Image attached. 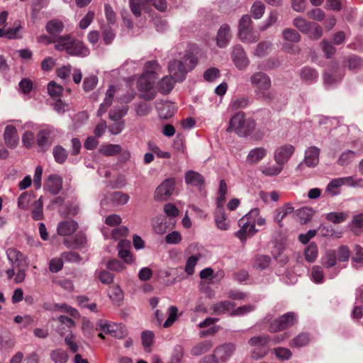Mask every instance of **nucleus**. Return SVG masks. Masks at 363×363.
<instances>
[{
    "label": "nucleus",
    "instance_id": "e2e57ef3",
    "mask_svg": "<svg viewBox=\"0 0 363 363\" xmlns=\"http://www.w3.org/2000/svg\"><path fill=\"white\" fill-rule=\"evenodd\" d=\"M127 113V108H122L111 110L109 112V118L113 121H122L121 118Z\"/></svg>",
    "mask_w": 363,
    "mask_h": 363
},
{
    "label": "nucleus",
    "instance_id": "f8f14e48",
    "mask_svg": "<svg viewBox=\"0 0 363 363\" xmlns=\"http://www.w3.org/2000/svg\"><path fill=\"white\" fill-rule=\"evenodd\" d=\"M235 350V345L232 343H225L217 347L214 350L213 355L218 363L225 362L233 355Z\"/></svg>",
    "mask_w": 363,
    "mask_h": 363
},
{
    "label": "nucleus",
    "instance_id": "864d4df0",
    "mask_svg": "<svg viewBox=\"0 0 363 363\" xmlns=\"http://www.w3.org/2000/svg\"><path fill=\"white\" fill-rule=\"evenodd\" d=\"M121 151V147L119 145L108 144L101 147V152L105 156H113Z\"/></svg>",
    "mask_w": 363,
    "mask_h": 363
},
{
    "label": "nucleus",
    "instance_id": "0eeeda50",
    "mask_svg": "<svg viewBox=\"0 0 363 363\" xmlns=\"http://www.w3.org/2000/svg\"><path fill=\"white\" fill-rule=\"evenodd\" d=\"M175 179L169 178L164 180L156 189L154 199L156 201H166L170 197L175 189Z\"/></svg>",
    "mask_w": 363,
    "mask_h": 363
},
{
    "label": "nucleus",
    "instance_id": "7ed1b4c3",
    "mask_svg": "<svg viewBox=\"0 0 363 363\" xmlns=\"http://www.w3.org/2000/svg\"><path fill=\"white\" fill-rule=\"evenodd\" d=\"M197 62V58L192 52L186 53L184 57V61H171L168 65L170 77L178 82H182L186 78L188 70L193 69Z\"/></svg>",
    "mask_w": 363,
    "mask_h": 363
},
{
    "label": "nucleus",
    "instance_id": "5fc2aeb1",
    "mask_svg": "<svg viewBox=\"0 0 363 363\" xmlns=\"http://www.w3.org/2000/svg\"><path fill=\"white\" fill-rule=\"evenodd\" d=\"M283 38L285 40L297 43L301 40L298 31L292 28H286L283 30Z\"/></svg>",
    "mask_w": 363,
    "mask_h": 363
},
{
    "label": "nucleus",
    "instance_id": "1a4fd4ad",
    "mask_svg": "<svg viewBox=\"0 0 363 363\" xmlns=\"http://www.w3.org/2000/svg\"><path fill=\"white\" fill-rule=\"evenodd\" d=\"M240 230L236 233V237L238 238L242 242L246 240L247 237L253 236L257 230L255 225L252 223V220L250 221L247 218L242 217L238 221Z\"/></svg>",
    "mask_w": 363,
    "mask_h": 363
},
{
    "label": "nucleus",
    "instance_id": "f257e3e1",
    "mask_svg": "<svg viewBox=\"0 0 363 363\" xmlns=\"http://www.w3.org/2000/svg\"><path fill=\"white\" fill-rule=\"evenodd\" d=\"M42 38L48 43H55V48L58 51H65L68 55L77 57H86L89 54V49L84 44L71 36V35L60 36L43 35Z\"/></svg>",
    "mask_w": 363,
    "mask_h": 363
},
{
    "label": "nucleus",
    "instance_id": "bf43d9fd",
    "mask_svg": "<svg viewBox=\"0 0 363 363\" xmlns=\"http://www.w3.org/2000/svg\"><path fill=\"white\" fill-rule=\"evenodd\" d=\"M48 91L52 97H58L62 94L63 88L62 86L57 84L52 81L48 84Z\"/></svg>",
    "mask_w": 363,
    "mask_h": 363
},
{
    "label": "nucleus",
    "instance_id": "6e6d98bb",
    "mask_svg": "<svg viewBox=\"0 0 363 363\" xmlns=\"http://www.w3.org/2000/svg\"><path fill=\"white\" fill-rule=\"evenodd\" d=\"M51 359L56 363H66L68 356L64 350H57L51 353Z\"/></svg>",
    "mask_w": 363,
    "mask_h": 363
},
{
    "label": "nucleus",
    "instance_id": "412c9836",
    "mask_svg": "<svg viewBox=\"0 0 363 363\" xmlns=\"http://www.w3.org/2000/svg\"><path fill=\"white\" fill-rule=\"evenodd\" d=\"M21 28V22L16 21L13 23V27L5 29L4 28H0V38H6L7 39H18L21 38L19 31Z\"/></svg>",
    "mask_w": 363,
    "mask_h": 363
},
{
    "label": "nucleus",
    "instance_id": "b1692460",
    "mask_svg": "<svg viewBox=\"0 0 363 363\" xmlns=\"http://www.w3.org/2000/svg\"><path fill=\"white\" fill-rule=\"evenodd\" d=\"M175 81L172 77L164 76L158 82L157 88L162 94H168L174 88Z\"/></svg>",
    "mask_w": 363,
    "mask_h": 363
},
{
    "label": "nucleus",
    "instance_id": "dca6fc26",
    "mask_svg": "<svg viewBox=\"0 0 363 363\" xmlns=\"http://www.w3.org/2000/svg\"><path fill=\"white\" fill-rule=\"evenodd\" d=\"M320 149L311 146L305 152L304 162L308 167H314L319 162Z\"/></svg>",
    "mask_w": 363,
    "mask_h": 363
},
{
    "label": "nucleus",
    "instance_id": "79ce46f5",
    "mask_svg": "<svg viewBox=\"0 0 363 363\" xmlns=\"http://www.w3.org/2000/svg\"><path fill=\"white\" fill-rule=\"evenodd\" d=\"M337 254L334 250H329L322 258V264L326 268H330L336 264Z\"/></svg>",
    "mask_w": 363,
    "mask_h": 363
},
{
    "label": "nucleus",
    "instance_id": "a878e982",
    "mask_svg": "<svg viewBox=\"0 0 363 363\" xmlns=\"http://www.w3.org/2000/svg\"><path fill=\"white\" fill-rule=\"evenodd\" d=\"M45 29L51 36H59L57 34L62 32L64 24L60 20L52 19L46 23Z\"/></svg>",
    "mask_w": 363,
    "mask_h": 363
},
{
    "label": "nucleus",
    "instance_id": "a211bd4d",
    "mask_svg": "<svg viewBox=\"0 0 363 363\" xmlns=\"http://www.w3.org/2000/svg\"><path fill=\"white\" fill-rule=\"evenodd\" d=\"M232 35L230 34V26L228 24H223L219 28L216 36V44L219 48L227 46Z\"/></svg>",
    "mask_w": 363,
    "mask_h": 363
},
{
    "label": "nucleus",
    "instance_id": "aec40b11",
    "mask_svg": "<svg viewBox=\"0 0 363 363\" xmlns=\"http://www.w3.org/2000/svg\"><path fill=\"white\" fill-rule=\"evenodd\" d=\"M78 228V223L73 220H64L57 225V233L60 235L69 236L74 233Z\"/></svg>",
    "mask_w": 363,
    "mask_h": 363
},
{
    "label": "nucleus",
    "instance_id": "4468645a",
    "mask_svg": "<svg viewBox=\"0 0 363 363\" xmlns=\"http://www.w3.org/2000/svg\"><path fill=\"white\" fill-rule=\"evenodd\" d=\"M63 243L67 248L81 249L84 247L86 243V235L83 233H77L73 238H65Z\"/></svg>",
    "mask_w": 363,
    "mask_h": 363
},
{
    "label": "nucleus",
    "instance_id": "cd10ccee",
    "mask_svg": "<svg viewBox=\"0 0 363 363\" xmlns=\"http://www.w3.org/2000/svg\"><path fill=\"white\" fill-rule=\"evenodd\" d=\"M235 306V304L233 302L223 301L213 304L211 308L213 310L214 314L220 315L229 312Z\"/></svg>",
    "mask_w": 363,
    "mask_h": 363
},
{
    "label": "nucleus",
    "instance_id": "49530a36",
    "mask_svg": "<svg viewBox=\"0 0 363 363\" xmlns=\"http://www.w3.org/2000/svg\"><path fill=\"white\" fill-rule=\"evenodd\" d=\"M306 259L309 262H313L318 256V247L314 242H311L304 251Z\"/></svg>",
    "mask_w": 363,
    "mask_h": 363
},
{
    "label": "nucleus",
    "instance_id": "2f4dec72",
    "mask_svg": "<svg viewBox=\"0 0 363 363\" xmlns=\"http://www.w3.org/2000/svg\"><path fill=\"white\" fill-rule=\"evenodd\" d=\"M152 226L155 233L160 235L166 233L169 228L164 216H157L153 220Z\"/></svg>",
    "mask_w": 363,
    "mask_h": 363
},
{
    "label": "nucleus",
    "instance_id": "8fccbe9b",
    "mask_svg": "<svg viewBox=\"0 0 363 363\" xmlns=\"http://www.w3.org/2000/svg\"><path fill=\"white\" fill-rule=\"evenodd\" d=\"M342 186V180L338 178L333 179L327 186L326 192L334 196L340 193L339 189Z\"/></svg>",
    "mask_w": 363,
    "mask_h": 363
},
{
    "label": "nucleus",
    "instance_id": "c03bdc74",
    "mask_svg": "<svg viewBox=\"0 0 363 363\" xmlns=\"http://www.w3.org/2000/svg\"><path fill=\"white\" fill-rule=\"evenodd\" d=\"M356 157V152L352 150H347L342 152L339 159L337 164L341 166H346L350 164Z\"/></svg>",
    "mask_w": 363,
    "mask_h": 363
},
{
    "label": "nucleus",
    "instance_id": "37998d69",
    "mask_svg": "<svg viewBox=\"0 0 363 363\" xmlns=\"http://www.w3.org/2000/svg\"><path fill=\"white\" fill-rule=\"evenodd\" d=\"M252 20L250 16L246 15L242 17L239 23V33L238 35H242L243 38H245V31L252 29L251 27Z\"/></svg>",
    "mask_w": 363,
    "mask_h": 363
},
{
    "label": "nucleus",
    "instance_id": "603ef678",
    "mask_svg": "<svg viewBox=\"0 0 363 363\" xmlns=\"http://www.w3.org/2000/svg\"><path fill=\"white\" fill-rule=\"evenodd\" d=\"M248 104L249 99L247 97H237L231 101L230 107L232 110H238L247 107Z\"/></svg>",
    "mask_w": 363,
    "mask_h": 363
},
{
    "label": "nucleus",
    "instance_id": "39448f33",
    "mask_svg": "<svg viewBox=\"0 0 363 363\" xmlns=\"http://www.w3.org/2000/svg\"><path fill=\"white\" fill-rule=\"evenodd\" d=\"M298 320L297 315L294 312H288L272 321L269 326L270 333L284 330L294 325Z\"/></svg>",
    "mask_w": 363,
    "mask_h": 363
},
{
    "label": "nucleus",
    "instance_id": "4c0bfd02",
    "mask_svg": "<svg viewBox=\"0 0 363 363\" xmlns=\"http://www.w3.org/2000/svg\"><path fill=\"white\" fill-rule=\"evenodd\" d=\"M130 10L133 15L140 17L142 13V7H145L147 1L145 0H128Z\"/></svg>",
    "mask_w": 363,
    "mask_h": 363
},
{
    "label": "nucleus",
    "instance_id": "423d86ee",
    "mask_svg": "<svg viewBox=\"0 0 363 363\" xmlns=\"http://www.w3.org/2000/svg\"><path fill=\"white\" fill-rule=\"evenodd\" d=\"M156 79L157 76H152L150 74L143 73L138 79V89L144 92L142 94V97L145 100L150 101L155 97L156 92L153 90V87Z\"/></svg>",
    "mask_w": 363,
    "mask_h": 363
},
{
    "label": "nucleus",
    "instance_id": "c85d7f7f",
    "mask_svg": "<svg viewBox=\"0 0 363 363\" xmlns=\"http://www.w3.org/2000/svg\"><path fill=\"white\" fill-rule=\"evenodd\" d=\"M294 207L289 203L285 204L283 207L277 208L274 212V220L279 224L280 227L282 226V220L288 215L292 213Z\"/></svg>",
    "mask_w": 363,
    "mask_h": 363
},
{
    "label": "nucleus",
    "instance_id": "a18cd8bd",
    "mask_svg": "<svg viewBox=\"0 0 363 363\" xmlns=\"http://www.w3.org/2000/svg\"><path fill=\"white\" fill-rule=\"evenodd\" d=\"M270 341L269 335H259L251 337L248 344L252 347L267 346Z\"/></svg>",
    "mask_w": 363,
    "mask_h": 363
},
{
    "label": "nucleus",
    "instance_id": "58836bf2",
    "mask_svg": "<svg viewBox=\"0 0 363 363\" xmlns=\"http://www.w3.org/2000/svg\"><path fill=\"white\" fill-rule=\"evenodd\" d=\"M310 341L309 335L305 333H301L294 337L290 342L291 347H301L308 345Z\"/></svg>",
    "mask_w": 363,
    "mask_h": 363
},
{
    "label": "nucleus",
    "instance_id": "5701e85b",
    "mask_svg": "<svg viewBox=\"0 0 363 363\" xmlns=\"http://www.w3.org/2000/svg\"><path fill=\"white\" fill-rule=\"evenodd\" d=\"M300 76L302 81L308 84H312L317 81L318 72L314 68L306 66L301 69Z\"/></svg>",
    "mask_w": 363,
    "mask_h": 363
},
{
    "label": "nucleus",
    "instance_id": "052dcab7",
    "mask_svg": "<svg viewBox=\"0 0 363 363\" xmlns=\"http://www.w3.org/2000/svg\"><path fill=\"white\" fill-rule=\"evenodd\" d=\"M123 242L121 241L118 244V247H121L118 250V257L125 262L131 264L133 262V255L128 250L122 248Z\"/></svg>",
    "mask_w": 363,
    "mask_h": 363
},
{
    "label": "nucleus",
    "instance_id": "c756f323",
    "mask_svg": "<svg viewBox=\"0 0 363 363\" xmlns=\"http://www.w3.org/2000/svg\"><path fill=\"white\" fill-rule=\"evenodd\" d=\"M52 155L55 161L60 164H62L67 159L68 152L62 145H57L53 147Z\"/></svg>",
    "mask_w": 363,
    "mask_h": 363
},
{
    "label": "nucleus",
    "instance_id": "7c9ffc66",
    "mask_svg": "<svg viewBox=\"0 0 363 363\" xmlns=\"http://www.w3.org/2000/svg\"><path fill=\"white\" fill-rule=\"evenodd\" d=\"M343 74L338 72L337 67L333 69L330 72H326L323 74L324 82L328 85H332L342 79Z\"/></svg>",
    "mask_w": 363,
    "mask_h": 363
},
{
    "label": "nucleus",
    "instance_id": "de8ad7c7",
    "mask_svg": "<svg viewBox=\"0 0 363 363\" xmlns=\"http://www.w3.org/2000/svg\"><path fill=\"white\" fill-rule=\"evenodd\" d=\"M283 169L281 165H269L260 167V171L265 176L272 177L278 175Z\"/></svg>",
    "mask_w": 363,
    "mask_h": 363
},
{
    "label": "nucleus",
    "instance_id": "bb28decb",
    "mask_svg": "<svg viewBox=\"0 0 363 363\" xmlns=\"http://www.w3.org/2000/svg\"><path fill=\"white\" fill-rule=\"evenodd\" d=\"M267 155L264 147H257L252 150L247 156V162L250 164H257Z\"/></svg>",
    "mask_w": 363,
    "mask_h": 363
},
{
    "label": "nucleus",
    "instance_id": "680f3d73",
    "mask_svg": "<svg viewBox=\"0 0 363 363\" xmlns=\"http://www.w3.org/2000/svg\"><path fill=\"white\" fill-rule=\"evenodd\" d=\"M98 82V78L94 76L86 77L83 82V88L85 91H90L93 90Z\"/></svg>",
    "mask_w": 363,
    "mask_h": 363
},
{
    "label": "nucleus",
    "instance_id": "9b49d317",
    "mask_svg": "<svg viewBox=\"0 0 363 363\" xmlns=\"http://www.w3.org/2000/svg\"><path fill=\"white\" fill-rule=\"evenodd\" d=\"M6 256L13 267H21L28 266L29 263L27 257L16 248H9L6 250Z\"/></svg>",
    "mask_w": 363,
    "mask_h": 363
},
{
    "label": "nucleus",
    "instance_id": "9d476101",
    "mask_svg": "<svg viewBox=\"0 0 363 363\" xmlns=\"http://www.w3.org/2000/svg\"><path fill=\"white\" fill-rule=\"evenodd\" d=\"M232 59L235 65L239 69H245L250 63V60L247 58L243 48L240 45H237L233 47L232 51Z\"/></svg>",
    "mask_w": 363,
    "mask_h": 363
},
{
    "label": "nucleus",
    "instance_id": "20e7f679",
    "mask_svg": "<svg viewBox=\"0 0 363 363\" xmlns=\"http://www.w3.org/2000/svg\"><path fill=\"white\" fill-rule=\"evenodd\" d=\"M255 121L249 118H245V114L242 111L236 113L230 119L227 131H234L240 137L250 135L255 128Z\"/></svg>",
    "mask_w": 363,
    "mask_h": 363
},
{
    "label": "nucleus",
    "instance_id": "09e8293b",
    "mask_svg": "<svg viewBox=\"0 0 363 363\" xmlns=\"http://www.w3.org/2000/svg\"><path fill=\"white\" fill-rule=\"evenodd\" d=\"M312 22H308L302 18H296L294 20V26L303 33H308L311 28Z\"/></svg>",
    "mask_w": 363,
    "mask_h": 363
},
{
    "label": "nucleus",
    "instance_id": "338daca9",
    "mask_svg": "<svg viewBox=\"0 0 363 363\" xmlns=\"http://www.w3.org/2000/svg\"><path fill=\"white\" fill-rule=\"evenodd\" d=\"M63 261L68 262H79L81 257L77 252H64L61 255Z\"/></svg>",
    "mask_w": 363,
    "mask_h": 363
},
{
    "label": "nucleus",
    "instance_id": "13d9d810",
    "mask_svg": "<svg viewBox=\"0 0 363 363\" xmlns=\"http://www.w3.org/2000/svg\"><path fill=\"white\" fill-rule=\"evenodd\" d=\"M255 307L252 305H245L240 306L235 310H233L230 315V316H240L249 313L255 310Z\"/></svg>",
    "mask_w": 363,
    "mask_h": 363
},
{
    "label": "nucleus",
    "instance_id": "72a5a7b5",
    "mask_svg": "<svg viewBox=\"0 0 363 363\" xmlns=\"http://www.w3.org/2000/svg\"><path fill=\"white\" fill-rule=\"evenodd\" d=\"M347 67L350 70L357 71L363 67V59L356 55L347 57Z\"/></svg>",
    "mask_w": 363,
    "mask_h": 363
},
{
    "label": "nucleus",
    "instance_id": "473e14b6",
    "mask_svg": "<svg viewBox=\"0 0 363 363\" xmlns=\"http://www.w3.org/2000/svg\"><path fill=\"white\" fill-rule=\"evenodd\" d=\"M212 347L213 342L211 340L202 341L192 347L191 354L196 356L201 355L209 351Z\"/></svg>",
    "mask_w": 363,
    "mask_h": 363
},
{
    "label": "nucleus",
    "instance_id": "f704fd0d",
    "mask_svg": "<svg viewBox=\"0 0 363 363\" xmlns=\"http://www.w3.org/2000/svg\"><path fill=\"white\" fill-rule=\"evenodd\" d=\"M34 198V194L32 192H23L18 199V208L27 210L28 209L31 201Z\"/></svg>",
    "mask_w": 363,
    "mask_h": 363
},
{
    "label": "nucleus",
    "instance_id": "6e6552de",
    "mask_svg": "<svg viewBox=\"0 0 363 363\" xmlns=\"http://www.w3.org/2000/svg\"><path fill=\"white\" fill-rule=\"evenodd\" d=\"M54 128L47 126L38 131L35 136V140L38 146L45 152L52 145L54 140Z\"/></svg>",
    "mask_w": 363,
    "mask_h": 363
},
{
    "label": "nucleus",
    "instance_id": "c9c22d12",
    "mask_svg": "<svg viewBox=\"0 0 363 363\" xmlns=\"http://www.w3.org/2000/svg\"><path fill=\"white\" fill-rule=\"evenodd\" d=\"M215 221L218 228L221 230H227L228 228V221L223 208H218L216 212Z\"/></svg>",
    "mask_w": 363,
    "mask_h": 363
},
{
    "label": "nucleus",
    "instance_id": "2eb2a0df",
    "mask_svg": "<svg viewBox=\"0 0 363 363\" xmlns=\"http://www.w3.org/2000/svg\"><path fill=\"white\" fill-rule=\"evenodd\" d=\"M4 141L9 148H15L18 143V135L15 126L9 125L6 127L4 133Z\"/></svg>",
    "mask_w": 363,
    "mask_h": 363
},
{
    "label": "nucleus",
    "instance_id": "ddd939ff",
    "mask_svg": "<svg viewBox=\"0 0 363 363\" xmlns=\"http://www.w3.org/2000/svg\"><path fill=\"white\" fill-rule=\"evenodd\" d=\"M294 150L291 145H285L277 148L274 154V160L277 164L284 167V164L293 155Z\"/></svg>",
    "mask_w": 363,
    "mask_h": 363
},
{
    "label": "nucleus",
    "instance_id": "6ab92c4d",
    "mask_svg": "<svg viewBox=\"0 0 363 363\" xmlns=\"http://www.w3.org/2000/svg\"><path fill=\"white\" fill-rule=\"evenodd\" d=\"M160 118L168 119L171 118L176 111L174 104L170 101H162L156 106Z\"/></svg>",
    "mask_w": 363,
    "mask_h": 363
},
{
    "label": "nucleus",
    "instance_id": "3c124183",
    "mask_svg": "<svg viewBox=\"0 0 363 363\" xmlns=\"http://www.w3.org/2000/svg\"><path fill=\"white\" fill-rule=\"evenodd\" d=\"M119 328L118 325L110 324V323H106V321L101 320L97 322L96 330H101V332H103L104 333L111 335V333L114 330V328Z\"/></svg>",
    "mask_w": 363,
    "mask_h": 363
},
{
    "label": "nucleus",
    "instance_id": "4d7b16f0",
    "mask_svg": "<svg viewBox=\"0 0 363 363\" xmlns=\"http://www.w3.org/2000/svg\"><path fill=\"white\" fill-rule=\"evenodd\" d=\"M178 309L176 306H172L169 308V315L163 324V327L167 328L170 327L177 320Z\"/></svg>",
    "mask_w": 363,
    "mask_h": 363
},
{
    "label": "nucleus",
    "instance_id": "f03ea898",
    "mask_svg": "<svg viewBox=\"0 0 363 363\" xmlns=\"http://www.w3.org/2000/svg\"><path fill=\"white\" fill-rule=\"evenodd\" d=\"M250 82L257 99L266 102H270L275 99V94L270 90L272 80L267 74L263 72H255L251 75Z\"/></svg>",
    "mask_w": 363,
    "mask_h": 363
},
{
    "label": "nucleus",
    "instance_id": "e433bc0d",
    "mask_svg": "<svg viewBox=\"0 0 363 363\" xmlns=\"http://www.w3.org/2000/svg\"><path fill=\"white\" fill-rule=\"evenodd\" d=\"M363 228V213L354 216L350 223V229L356 235H359Z\"/></svg>",
    "mask_w": 363,
    "mask_h": 363
},
{
    "label": "nucleus",
    "instance_id": "a19ab883",
    "mask_svg": "<svg viewBox=\"0 0 363 363\" xmlns=\"http://www.w3.org/2000/svg\"><path fill=\"white\" fill-rule=\"evenodd\" d=\"M348 215L345 212H331L326 215V219L335 224L341 223L346 220Z\"/></svg>",
    "mask_w": 363,
    "mask_h": 363
},
{
    "label": "nucleus",
    "instance_id": "f3484780",
    "mask_svg": "<svg viewBox=\"0 0 363 363\" xmlns=\"http://www.w3.org/2000/svg\"><path fill=\"white\" fill-rule=\"evenodd\" d=\"M45 187L52 194H57L62 187V179L57 174H50L45 184Z\"/></svg>",
    "mask_w": 363,
    "mask_h": 363
},
{
    "label": "nucleus",
    "instance_id": "69168bd1",
    "mask_svg": "<svg viewBox=\"0 0 363 363\" xmlns=\"http://www.w3.org/2000/svg\"><path fill=\"white\" fill-rule=\"evenodd\" d=\"M154 333L150 330H145L142 333L141 339L143 345L145 349L150 347L153 342Z\"/></svg>",
    "mask_w": 363,
    "mask_h": 363
},
{
    "label": "nucleus",
    "instance_id": "774afa93",
    "mask_svg": "<svg viewBox=\"0 0 363 363\" xmlns=\"http://www.w3.org/2000/svg\"><path fill=\"white\" fill-rule=\"evenodd\" d=\"M104 11L108 23L111 25L114 24L116 20V15L113 10L112 6L109 4H106L104 5Z\"/></svg>",
    "mask_w": 363,
    "mask_h": 363
},
{
    "label": "nucleus",
    "instance_id": "ea45409f",
    "mask_svg": "<svg viewBox=\"0 0 363 363\" xmlns=\"http://www.w3.org/2000/svg\"><path fill=\"white\" fill-rule=\"evenodd\" d=\"M42 197L34 201L33 209L31 211V216L34 220H40L43 218Z\"/></svg>",
    "mask_w": 363,
    "mask_h": 363
},
{
    "label": "nucleus",
    "instance_id": "393cba45",
    "mask_svg": "<svg viewBox=\"0 0 363 363\" xmlns=\"http://www.w3.org/2000/svg\"><path fill=\"white\" fill-rule=\"evenodd\" d=\"M185 182L187 184L201 187L204 184V178L201 174L190 170L185 174Z\"/></svg>",
    "mask_w": 363,
    "mask_h": 363
},
{
    "label": "nucleus",
    "instance_id": "4be33fe9",
    "mask_svg": "<svg viewBox=\"0 0 363 363\" xmlns=\"http://www.w3.org/2000/svg\"><path fill=\"white\" fill-rule=\"evenodd\" d=\"M116 92V88L113 85L110 86L106 91V97L102 104H100L99 108L97 111V116H101L104 114L108 108L112 104L113 99Z\"/></svg>",
    "mask_w": 363,
    "mask_h": 363
},
{
    "label": "nucleus",
    "instance_id": "0e129e2a",
    "mask_svg": "<svg viewBox=\"0 0 363 363\" xmlns=\"http://www.w3.org/2000/svg\"><path fill=\"white\" fill-rule=\"evenodd\" d=\"M111 199L118 204H125L129 200V196L122 191L113 193Z\"/></svg>",
    "mask_w": 363,
    "mask_h": 363
}]
</instances>
